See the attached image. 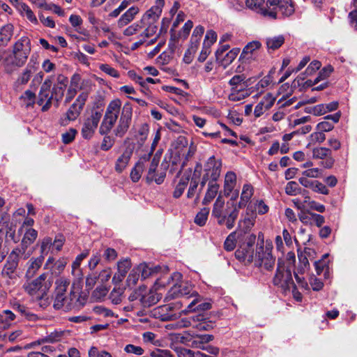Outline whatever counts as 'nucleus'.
I'll return each instance as SVG.
<instances>
[{"instance_id": "obj_1", "label": "nucleus", "mask_w": 357, "mask_h": 357, "mask_svg": "<svg viewBox=\"0 0 357 357\" xmlns=\"http://www.w3.org/2000/svg\"><path fill=\"white\" fill-rule=\"evenodd\" d=\"M120 112V119L114 130V134L119 137L124 136L131 123L132 108L130 103H126L121 109V102L119 99L112 100L107 105L99 129V132L101 135H107L111 131L119 116ZM114 144V139L109 135H105L100 148L102 151H108Z\"/></svg>"}, {"instance_id": "obj_2", "label": "nucleus", "mask_w": 357, "mask_h": 357, "mask_svg": "<svg viewBox=\"0 0 357 357\" xmlns=\"http://www.w3.org/2000/svg\"><path fill=\"white\" fill-rule=\"evenodd\" d=\"M239 211L236 203L227 202L226 206L221 195L216 198L211 212L212 217L217 220L219 225H225L228 229L235 226Z\"/></svg>"}, {"instance_id": "obj_3", "label": "nucleus", "mask_w": 357, "mask_h": 357, "mask_svg": "<svg viewBox=\"0 0 357 357\" xmlns=\"http://www.w3.org/2000/svg\"><path fill=\"white\" fill-rule=\"evenodd\" d=\"M31 52V41L27 37H22L13 46V53L3 60V65L8 73H12L16 67L22 66Z\"/></svg>"}, {"instance_id": "obj_4", "label": "nucleus", "mask_w": 357, "mask_h": 357, "mask_svg": "<svg viewBox=\"0 0 357 357\" xmlns=\"http://www.w3.org/2000/svg\"><path fill=\"white\" fill-rule=\"evenodd\" d=\"M52 286V280L47 279V274L43 273L37 278L29 281L28 280L23 285L24 291L33 298L43 301V305L47 303V292ZM43 305V304H40Z\"/></svg>"}, {"instance_id": "obj_5", "label": "nucleus", "mask_w": 357, "mask_h": 357, "mask_svg": "<svg viewBox=\"0 0 357 357\" xmlns=\"http://www.w3.org/2000/svg\"><path fill=\"white\" fill-rule=\"evenodd\" d=\"M18 251V250H12L1 273L7 285L14 284L18 278L16 271L19 265L20 259L22 258L21 255L17 253Z\"/></svg>"}, {"instance_id": "obj_6", "label": "nucleus", "mask_w": 357, "mask_h": 357, "mask_svg": "<svg viewBox=\"0 0 357 357\" xmlns=\"http://www.w3.org/2000/svg\"><path fill=\"white\" fill-rule=\"evenodd\" d=\"M272 249L271 243L268 241L266 242L265 246H259L254 259L255 265L266 271L272 270L275 265V258L272 255Z\"/></svg>"}, {"instance_id": "obj_7", "label": "nucleus", "mask_w": 357, "mask_h": 357, "mask_svg": "<svg viewBox=\"0 0 357 357\" xmlns=\"http://www.w3.org/2000/svg\"><path fill=\"white\" fill-rule=\"evenodd\" d=\"M81 280H76L73 282L70 293L68 296H67L63 307L65 309L79 308L85 304L87 296L81 292Z\"/></svg>"}, {"instance_id": "obj_8", "label": "nucleus", "mask_w": 357, "mask_h": 357, "mask_svg": "<svg viewBox=\"0 0 357 357\" xmlns=\"http://www.w3.org/2000/svg\"><path fill=\"white\" fill-rule=\"evenodd\" d=\"M275 286L280 287L284 293L294 287V282L289 268L278 262L276 273L273 279Z\"/></svg>"}, {"instance_id": "obj_9", "label": "nucleus", "mask_w": 357, "mask_h": 357, "mask_svg": "<svg viewBox=\"0 0 357 357\" xmlns=\"http://www.w3.org/2000/svg\"><path fill=\"white\" fill-rule=\"evenodd\" d=\"M18 233L22 236L20 247L15 248L14 250H18V254L24 259H28L32 254L33 250H27L37 239L38 231L35 229H25L24 230L18 229Z\"/></svg>"}, {"instance_id": "obj_10", "label": "nucleus", "mask_w": 357, "mask_h": 357, "mask_svg": "<svg viewBox=\"0 0 357 357\" xmlns=\"http://www.w3.org/2000/svg\"><path fill=\"white\" fill-rule=\"evenodd\" d=\"M197 294L190 283L181 282V283L174 284L173 287L168 291L165 299L169 301L176 298L183 297L184 299L183 302L186 304V300L190 298H194Z\"/></svg>"}, {"instance_id": "obj_11", "label": "nucleus", "mask_w": 357, "mask_h": 357, "mask_svg": "<svg viewBox=\"0 0 357 357\" xmlns=\"http://www.w3.org/2000/svg\"><path fill=\"white\" fill-rule=\"evenodd\" d=\"M52 76L47 77L43 83L38 93L37 103L43 106V111H47L52 105L53 97L52 93H50V88L52 84Z\"/></svg>"}, {"instance_id": "obj_12", "label": "nucleus", "mask_w": 357, "mask_h": 357, "mask_svg": "<svg viewBox=\"0 0 357 357\" xmlns=\"http://www.w3.org/2000/svg\"><path fill=\"white\" fill-rule=\"evenodd\" d=\"M266 6L275 12V19L278 17V10L286 17L291 15L295 10L291 0H267Z\"/></svg>"}, {"instance_id": "obj_13", "label": "nucleus", "mask_w": 357, "mask_h": 357, "mask_svg": "<svg viewBox=\"0 0 357 357\" xmlns=\"http://www.w3.org/2000/svg\"><path fill=\"white\" fill-rule=\"evenodd\" d=\"M69 284L70 281L65 278H60L56 280L54 303L55 309L59 310L64 306L65 300L67 297L66 291Z\"/></svg>"}, {"instance_id": "obj_14", "label": "nucleus", "mask_w": 357, "mask_h": 357, "mask_svg": "<svg viewBox=\"0 0 357 357\" xmlns=\"http://www.w3.org/2000/svg\"><path fill=\"white\" fill-rule=\"evenodd\" d=\"M312 157L313 159L322 160L320 162V166L331 169L334 165L335 160L332 156L331 149L322 146H317L312 150Z\"/></svg>"}, {"instance_id": "obj_15", "label": "nucleus", "mask_w": 357, "mask_h": 357, "mask_svg": "<svg viewBox=\"0 0 357 357\" xmlns=\"http://www.w3.org/2000/svg\"><path fill=\"white\" fill-rule=\"evenodd\" d=\"M101 117V113L96 111L84 121L82 128V135L84 139H89L93 137Z\"/></svg>"}, {"instance_id": "obj_16", "label": "nucleus", "mask_w": 357, "mask_h": 357, "mask_svg": "<svg viewBox=\"0 0 357 357\" xmlns=\"http://www.w3.org/2000/svg\"><path fill=\"white\" fill-rule=\"evenodd\" d=\"M245 3L247 8L265 17L275 20V12L266 6L265 0H245Z\"/></svg>"}, {"instance_id": "obj_17", "label": "nucleus", "mask_w": 357, "mask_h": 357, "mask_svg": "<svg viewBox=\"0 0 357 357\" xmlns=\"http://www.w3.org/2000/svg\"><path fill=\"white\" fill-rule=\"evenodd\" d=\"M221 167V160L211 156L204 165V175L211 178L210 181H216L220 175Z\"/></svg>"}, {"instance_id": "obj_18", "label": "nucleus", "mask_w": 357, "mask_h": 357, "mask_svg": "<svg viewBox=\"0 0 357 357\" xmlns=\"http://www.w3.org/2000/svg\"><path fill=\"white\" fill-rule=\"evenodd\" d=\"M159 161V158L155 155L151 162H149V161L147 162V166L146 167H149L146 179L148 181H155L157 184H161L163 183L166 176V174L163 172L158 174H155V170L158 166Z\"/></svg>"}, {"instance_id": "obj_19", "label": "nucleus", "mask_w": 357, "mask_h": 357, "mask_svg": "<svg viewBox=\"0 0 357 357\" xmlns=\"http://www.w3.org/2000/svg\"><path fill=\"white\" fill-rule=\"evenodd\" d=\"M256 218L252 206L249 205L244 218L238 222V228L245 234L248 233L255 225Z\"/></svg>"}, {"instance_id": "obj_20", "label": "nucleus", "mask_w": 357, "mask_h": 357, "mask_svg": "<svg viewBox=\"0 0 357 357\" xmlns=\"http://www.w3.org/2000/svg\"><path fill=\"white\" fill-rule=\"evenodd\" d=\"M211 307V303L203 301L202 298L197 294L193 300L188 304L186 309L182 310V312L183 314H188L195 311H205L209 310Z\"/></svg>"}, {"instance_id": "obj_21", "label": "nucleus", "mask_w": 357, "mask_h": 357, "mask_svg": "<svg viewBox=\"0 0 357 357\" xmlns=\"http://www.w3.org/2000/svg\"><path fill=\"white\" fill-rule=\"evenodd\" d=\"M275 98L272 94H266L263 99L255 106L254 109V114L255 117H260L266 111L272 107Z\"/></svg>"}, {"instance_id": "obj_22", "label": "nucleus", "mask_w": 357, "mask_h": 357, "mask_svg": "<svg viewBox=\"0 0 357 357\" xmlns=\"http://www.w3.org/2000/svg\"><path fill=\"white\" fill-rule=\"evenodd\" d=\"M149 160L150 154L144 155L139 158L130 172V178L133 182H137L140 179Z\"/></svg>"}, {"instance_id": "obj_23", "label": "nucleus", "mask_w": 357, "mask_h": 357, "mask_svg": "<svg viewBox=\"0 0 357 357\" xmlns=\"http://www.w3.org/2000/svg\"><path fill=\"white\" fill-rule=\"evenodd\" d=\"M164 0H156L155 5L152 6L146 13L142 16V20L146 22L151 20V22L156 21L162 13V10L164 6Z\"/></svg>"}, {"instance_id": "obj_24", "label": "nucleus", "mask_w": 357, "mask_h": 357, "mask_svg": "<svg viewBox=\"0 0 357 357\" xmlns=\"http://www.w3.org/2000/svg\"><path fill=\"white\" fill-rule=\"evenodd\" d=\"M44 261V256L31 258L26 264L25 278L27 280L31 279L41 267Z\"/></svg>"}, {"instance_id": "obj_25", "label": "nucleus", "mask_w": 357, "mask_h": 357, "mask_svg": "<svg viewBox=\"0 0 357 357\" xmlns=\"http://www.w3.org/2000/svg\"><path fill=\"white\" fill-rule=\"evenodd\" d=\"M213 336L209 334H198L192 332V340L189 347L195 349H205V344L212 341Z\"/></svg>"}, {"instance_id": "obj_26", "label": "nucleus", "mask_w": 357, "mask_h": 357, "mask_svg": "<svg viewBox=\"0 0 357 357\" xmlns=\"http://www.w3.org/2000/svg\"><path fill=\"white\" fill-rule=\"evenodd\" d=\"M253 248H250L249 245H241L235 252V256L240 261L245 264H250L253 261Z\"/></svg>"}, {"instance_id": "obj_27", "label": "nucleus", "mask_w": 357, "mask_h": 357, "mask_svg": "<svg viewBox=\"0 0 357 357\" xmlns=\"http://www.w3.org/2000/svg\"><path fill=\"white\" fill-rule=\"evenodd\" d=\"M254 195V188L250 183H245L243 185L240 201L236 204L238 210L245 207L250 199Z\"/></svg>"}, {"instance_id": "obj_28", "label": "nucleus", "mask_w": 357, "mask_h": 357, "mask_svg": "<svg viewBox=\"0 0 357 357\" xmlns=\"http://www.w3.org/2000/svg\"><path fill=\"white\" fill-rule=\"evenodd\" d=\"M130 268L131 262L129 259H125L119 261L117 264V273L114 274L112 280L115 282H121Z\"/></svg>"}, {"instance_id": "obj_29", "label": "nucleus", "mask_w": 357, "mask_h": 357, "mask_svg": "<svg viewBox=\"0 0 357 357\" xmlns=\"http://www.w3.org/2000/svg\"><path fill=\"white\" fill-rule=\"evenodd\" d=\"M89 255V251L86 250L81 254L78 255L75 261L72 264V275L76 278V280H81L82 278V272L80 268V264L83 259L87 257Z\"/></svg>"}, {"instance_id": "obj_30", "label": "nucleus", "mask_w": 357, "mask_h": 357, "mask_svg": "<svg viewBox=\"0 0 357 357\" xmlns=\"http://www.w3.org/2000/svg\"><path fill=\"white\" fill-rule=\"evenodd\" d=\"M192 321L195 322L193 328L199 331H208L214 327V324L211 321L207 320L200 314L193 316Z\"/></svg>"}, {"instance_id": "obj_31", "label": "nucleus", "mask_w": 357, "mask_h": 357, "mask_svg": "<svg viewBox=\"0 0 357 357\" xmlns=\"http://www.w3.org/2000/svg\"><path fill=\"white\" fill-rule=\"evenodd\" d=\"M236 185V174L234 172H228L225 174L223 190L221 192L224 195H231Z\"/></svg>"}, {"instance_id": "obj_32", "label": "nucleus", "mask_w": 357, "mask_h": 357, "mask_svg": "<svg viewBox=\"0 0 357 357\" xmlns=\"http://www.w3.org/2000/svg\"><path fill=\"white\" fill-rule=\"evenodd\" d=\"M132 151L130 150L124 151L122 154L116 159L115 162V171L117 173H121L128 166L132 156Z\"/></svg>"}, {"instance_id": "obj_33", "label": "nucleus", "mask_w": 357, "mask_h": 357, "mask_svg": "<svg viewBox=\"0 0 357 357\" xmlns=\"http://www.w3.org/2000/svg\"><path fill=\"white\" fill-rule=\"evenodd\" d=\"M149 132V126L147 123L140 124L135 128V139L139 146H142L146 142Z\"/></svg>"}, {"instance_id": "obj_34", "label": "nucleus", "mask_w": 357, "mask_h": 357, "mask_svg": "<svg viewBox=\"0 0 357 357\" xmlns=\"http://www.w3.org/2000/svg\"><path fill=\"white\" fill-rule=\"evenodd\" d=\"M16 318L15 314L9 310H5L0 312V328H9Z\"/></svg>"}, {"instance_id": "obj_35", "label": "nucleus", "mask_w": 357, "mask_h": 357, "mask_svg": "<svg viewBox=\"0 0 357 357\" xmlns=\"http://www.w3.org/2000/svg\"><path fill=\"white\" fill-rule=\"evenodd\" d=\"M219 187V185L215 181L208 182V189L202 201L204 205L208 204L215 198L218 192Z\"/></svg>"}, {"instance_id": "obj_36", "label": "nucleus", "mask_w": 357, "mask_h": 357, "mask_svg": "<svg viewBox=\"0 0 357 357\" xmlns=\"http://www.w3.org/2000/svg\"><path fill=\"white\" fill-rule=\"evenodd\" d=\"M139 13L137 7L130 8L125 13H123L118 21V25L120 27L124 26L130 22L135 16Z\"/></svg>"}, {"instance_id": "obj_37", "label": "nucleus", "mask_w": 357, "mask_h": 357, "mask_svg": "<svg viewBox=\"0 0 357 357\" xmlns=\"http://www.w3.org/2000/svg\"><path fill=\"white\" fill-rule=\"evenodd\" d=\"M261 44L258 41H252L249 43L243 50L241 57L247 60L252 59L255 51L259 50Z\"/></svg>"}, {"instance_id": "obj_38", "label": "nucleus", "mask_w": 357, "mask_h": 357, "mask_svg": "<svg viewBox=\"0 0 357 357\" xmlns=\"http://www.w3.org/2000/svg\"><path fill=\"white\" fill-rule=\"evenodd\" d=\"M13 33V26L8 24L0 30V46H5L10 40Z\"/></svg>"}, {"instance_id": "obj_39", "label": "nucleus", "mask_w": 357, "mask_h": 357, "mask_svg": "<svg viewBox=\"0 0 357 357\" xmlns=\"http://www.w3.org/2000/svg\"><path fill=\"white\" fill-rule=\"evenodd\" d=\"M229 84L231 86V91L245 89L248 86L245 81V76L243 74L234 75L229 80Z\"/></svg>"}, {"instance_id": "obj_40", "label": "nucleus", "mask_w": 357, "mask_h": 357, "mask_svg": "<svg viewBox=\"0 0 357 357\" xmlns=\"http://www.w3.org/2000/svg\"><path fill=\"white\" fill-rule=\"evenodd\" d=\"M311 249L305 248L304 252L298 254L299 266L298 267V272L299 273H303L305 271L310 268V264L307 257L310 256Z\"/></svg>"}, {"instance_id": "obj_41", "label": "nucleus", "mask_w": 357, "mask_h": 357, "mask_svg": "<svg viewBox=\"0 0 357 357\" xmlns=\"http://www.w3.org/2000/svg\"><path fill=\"white\" fill-rule=\"evenodd\" d=\"M197 169L191 178L190 186L187 192V197L188 199L192 198L195 195H197L199 189H197L199 183V173L197 174Z\"/></svg>"}, {"instance_id": "obj_42", "label": "nucleus", "mask_w": 357, "mask_h": 357, "mask_svg": "<svg viewBox=\"0 0 357 357\" xmlns=\"http://www.w3.org/2000/svg\"><path fill=\"white\" fill-rule=\"evenodd\" d=\"M275 73V69H271L268 74L263 77L255 86L257 91L262 93L264 89L273 82V75Z\"/></svg>"}, {"instance_id": "obj_43", "label": "nucleus", "mask_w": 357, "mask_h": 357, "mask_svg": "<svg viewBox=\"0 0 357 357\" xmlns=\"http://www.w3.org/2000/svg\"><path fill=\"white\" fill-rule=\"evenodd\" d=\"M158 301V296L151 291H148L146 287V291L144 292L142 297V305L144 307H150Z\"/></svg>"}, {"instance_id": "obj_44", "label": "nucleus", "mask_w": 357, "mask_h": 357, "mask_svg": "<svg viewBox=\"0 0 357 357\" xmlns=\"http://www.w3.org/2000/svg\"><path fill=\"white\" fill-rule=\"evenodd\" d=\"M82 109L73 104L66 112V118L61 121L62 125H67L68 121L75 120L79 115Z\"/></svg>"}, {"instance_id": "obj_45", "label": "nucleus", "mask_w": 357, "mask_h": 357, "mask_svg": "<svg viewBox=\"0 0 357 357\" xmlns=\"http://www.w3.org/2000/svg\"><path fill=\"white\" fill-rule=\"evenodd\" d=\"M239 53V49L234 48L228 52L225 56L220 57V60H218L220 65L224 68L227 67L232 61L236 59L238 54Z\"/></svg>"}, {"instance_id": "obj_46", "label": "nucleus", "mask_w": 357, "mask_h": 357, "mask_svg": "<svg viewBox=\"0 0 357 357\" xmlns=\"http://www.w3.org/2000/svg\"><path fill=\"white\" fill-rule=\"evenodd\" d=\"M33 71L34 66L29 63L22 73L17 78L16 84L18 85H24L27 84Z\"/></svg>"}, {"instance_id": "obj_47", "label": "nucleus", "mask_w": 357, "mask_h": 357, "mask_svg": "<svg viewBox=\"0 0 357 357\" xmlns=\"http://www.w3.org/2000/svg\"><path fill=\"white\" fill-rule=\"evenodd\" d=\"M189 176H182L181 178L173 192V196L174 198H179L183 195L189 183Z\"/></svg>"}, {"instance_id": "obj_48", "label": "nucleus", "mask_w": 357, "mask_h": 357, "mask_svg": "<svg viewBox=\"0 0 357 357\" xmlns=\"http://www.w3.org/2000/svg\"><path fill=\"white\" fill-rule=\"evenodd\" d=\"M66 332L63 331H54L47 336H45L43 340V342H50V343H55L62 340Z\"/></svg>"}, {"instance_id": "obj_49", "label": "nucleus", "mask_w": 357, "mask_h": 357, "mask_svg": "<svg viewBox=\"0 0 357 357\" xmlns=\"http://www.w3.org/2000/svg\"><path fill=\"white\" fill-rule=\"evenodd\" d=\"M144 29V31L139 35V38H141L144 41L146 38H150L155 34L158 30L157 26L151 22H146V26Z\"/></svg>"}, {"instance_id": "obj_50", "label": "nucleus", "mask_w": 357, "mask_h": 357, "mask_svg": "<svg viewBox=\"0 0 357 357\" xmlns=\"http://www.w3.org/2000/svg\"><path fill=\"white\" fill-rule=\"evenodd\" d=\"M146 26V22H144L142 19L140 21L132 24V25L127 27L123 31V34L126 36H132L139 31L143 29Z\"/></svg>"}, {"instance_id": "obj_51", "label": "nucleus", "mask_w": 357, "mask_h": 357, "mask_svg": "<svg viewBox=\"0 0 357 357\" xmlns=\"http://www.w3.org/2000/svg\"><path fill=\"white\" fill-rule=\"evenodd\" d=\"M284 42L282 36H274L266 39V45L268 50H275L278 49Z\"/></svg>"}, {"instance_id": "obj_52", "label": "nucleus", "mask_w": 357, "mask_h": 357, "mask_svg": "<svg viewBox=\"0 0 357 357\" xmlns=\"http://www.w3.org/2000/svg\"><path fill=\"white\" fill-rule=\"evenodd\" d=\"M303 189L296 181H289L287 183L284 191L289 196H296L302 193Z\"/></svg>"}, {"instance_id": "obj_53", "label": "nucleus", "mask_w": 357, "mask_h": 357, "mask_svg": "<svg viewBox=\"0 0 357 357\" xmlns=\"http://www.w3.org/2000/svg\"><path fill=\"white\" fill-rule=\"evenodd\" d=\"M209 214V208H203L201 211L196 215L195 218V222L199 226H204L206 220L208 219V216Z\"/></svg>"}, {"instance_id": "obj_54", "label": "nucleus", "mask_w": 357, "mask_h": 357, "mask_svg": "<svg viewBox=\"0 0 357 357\" xmlns=\"http://www.w3.org/2000/svg\"><path fill=\"white\" fill-rule=\"evenodd\" d=\"M6 242L17 243L20 241V237L16 234L15 229L13 226H7L6 231Z\"/></svg>"}, {"instance_id": "obj_55", "label": "nucleus", "mask_w": 357, "mask_h": 357, "mask_svg": "<svg viewBox=\"0 0 357 357\" xmlns=\"http://www.w3.org/2000/svg\"><path fill=\"white\" fill-rule=\"evenodd\" d=\"M124 289L121 287L114 288L110 293L109 298L113 304L117 305L121 302Z\"/></svg>"}, {"instance_id": "obj_56", "label": "nucleus", "mask_w": 357, "mask_h": 357, "mask_svg": "<svg viewBox=\"0 0 357 357\" xmlns=\"http://www.w3.org/2000/svg\"><path fill=\"white\" fill-rule=\"evenodd\" d=\"M248 96V93L244 89H235L231 91L229 95V100L231 101L237 102L243 100Z\"/></svg>"}, {"instance_id": "obj_57", "label": "nucleus", "mask_w": 357, "mask_h": 357, "mask_svg": "<svg viewBox=\"0 0 357 357\" xmlns=\"http://www.w3.org/2000/svg\"><path fill=\"white\" fill-rule=\"evenodd\" d=\"M236 231L231 232L226 238L224 243V248L227 251H232L236 248Z\"/></svg>"}, {"instance_id": "obj_58", "label": "nucleus", "mask_w": 357, "mask_h": 357, "mask_svg": "<svg viewBox=\"0 0 357 357\" xmlns=\"http://www.w3.org/2000/svg\"><path fill=\"white\" fill-rule=\"evenodd\" d=\"M22 14L25 16L31 22L37 24L38 20L31 9L25 3L21 6Z\"/></svg>"}, {"instance_id": "obj_59", "label": "nucleus", "mask_w": 357, "mask_h": 357, "mask_svg": "<svg viewBox=\"0 0 357 357\" xmlns=\"http://www.w3.org/2000/svg\"><path fill=\"white\" fill-rule=\"evenodd\" d=\"M302 175L307 178H317L323 175V171L318 167L309 168L302 172Z\"/></svg>"}, {"instance_id": "obj_60", "label": "nucleus", "mask_w": 357, "mask_h": 357, "mask_svg": "<svg viewBox=\"0 0 357 357\" xmlns=\"http://www.w3.org/2000/svg\"><path fill=\"white\" fill-rule=\"evenodd\" d=\"M135 268L139 275L141 274L142 279H146L153 273V271L146 264H141Z\"/></svg>"}, {"instance_id": "obj_61", "label": "nucleus", "mask_w": 357, "mask_h": 357, "mask_svg": "<svg viewBox=\"0 0 357 357\" xmlns=\"http://www.w3.org/2000/svg\"><path fill=\"white\" fill-rule=\"evenodd\" d=\"M66 88L63 86H60L59 84H54L52 88V95L53 97V99L56 101L58 103L61 100V99L63 97L64 92H65Z\"/></svg>"}, {"instance_id": "obj_62", "label": "nucleus", "mask_w": 357, "mask_h": 357, "mask_svg": "<svg viewBox=\"0 0 357 357\" xmlns=\"http://www.w3.org/2000/svg\"><path fill=\"white\" fill-rule=\"evenodd\" d=\"M333 67L331 66H328L324 68L319 73L318 77L314 80L312 83H309L308 85L316 84L319 81L325 79L327 78L330 74L333 72Z\"/></svg>"}, {"instance_id": "obj_63", "label": "nucleus", "mask_w": 357, "mask_h": 357, "mask_svg": "<svg viewBox=\"0 0 357 357\" xmlns=\"http://www.w3.org/2000/svg\"><path fill=\"white\" fill-rule=\"evenodd\" d=\"M171 348L175 351L178 357H195V352L181 347H173Z\"/></svg>"}, {"instance_id": "obj_64", "label": "nucleus", "mask_w": 357, "mask_h": 357, "mask_svg": "<svg viewBox=\"0 0 357 357\" xmlns=\"http://www.w3.org/2000/svg\"><path fill=\"white\" fill-rule=\"evenodd\" d=\"M52 246V240L50 237L44 238L40 243V255L44 256L47 255L51 247Z\"/></svg>"}]
</instances>
